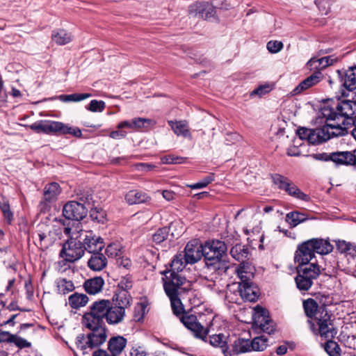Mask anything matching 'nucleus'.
I'll return each mask as SVG.
<instances>
[{
  "mask_svg": "<svg viewBox=\"0 0 356 356\" xmlns=\"http://www.w3.org/2000/svg\"><path fill=\"white\" fill-rule=\"evenodd\" d=\"M131 296L126 291H120L113 296L112 301L100 300L90 306L88 312L101 323L104 320L110 325L121 323L125 316V309L130 306Z\"/></svg>",
  "mask_w": 356,
  "mask_h": 356,
  "instance_id": "1",
  "label": "nucleus"
},
{
  "mask_svg": "<svg viewBox=\"0 0 356 356\" xmlns=\"http://www.w3.org/2000/svg\"><path fill=\"white\" fill-rule=\"evenodd\" d=\"M83 229L81 222H76L75 231L68 228V262H74L81 258L87 250L91 254L99 252L104 248V239L90 233L81 238Z\"/></svg>",
  "mask_w": 356,
  "mask_h": 356,
  "instance_id": "2",
  "label": "nucleus"
},
{
  "mask_svg": "<svg viewBox=\"0 0 356 356\" xmlns=\"http://www.w3.org/2000/svg\"><path fill=\"white\" fill-rule=\"evenodd\" d=\"M82 323L90 332L86 336L78 335L76 345L85 354L88 353V348L92 350L102 345L106 341L107 335L104 323H101L88 313L83 315Z\"/></svg>",
  "mask_w": 356,
  "mask_h": 356,
  "instance_id": "3",
  "label": "nucleus"
},
{
  "mask_svg": "<svg viewBox=\"0 0 356 356\" xmlns=\"http://www.w3.org/2000/svg\"><path fill=\"white\" fill-rule=\"evenodd\" d=\"M323 114L329 122L344 129L346 135L347 129L356 122V103L342 100L337 103L335 111L324 108Z\"/></svg>",
  "mask_w": 356,
  "mask_h": 356,
  "instance_id": "4",
  "label": "nucleus"
},
{
  "mask_svg": "<svg viewBox=\"0 0 356 356\" xmlns=\"http://www.w3.org/2000/svg\"><path fill=\"white\" fill-rule=\"evenodd\" d=\"M226 250L227 245L221 241H208L202 245V257L208 268L218 274L225 273L229 268L227 263L222 260Z\"/></svg>",
  "mask_w": 356,
  "mask_h": 356,
  "instance_id": "5",
  "label": "nucleus"
},
{
  "mask_svg": "<svg viewBox=\"0 0 356 356\" xmlns=\"http://www.w3.org/2000/svg\"><path fill=\"white\" fill-rule=\"evenodd\" d=\"M168 297L170 300L173 313L179 318L184 325L191 332L195 337L204 340L209 333V330L201 325L196 316L184 312L179 296Z\"/></svg>",
  "mask_w": 356,
  "mask_h": 356,
  "instance_id": "6",
  "label": "nucleus"
},
{
  "mask_svg": "<svg viewBox=\"0 0 356 356\" xmlns=\"http://www.w3.org/2000/svg\"><path fill=\"white\" fill-rule=\"evenodd\" d=\"M163 288L168 296H180L191 289V282L177 273L163 271Z\"/></svg>",
  "mask_w": 356,
  "mask_h": 356,
  "instance_id": "7",
  "label": "nucleus"
},
{
  "mask_svg": "<svg viewBox=\"0 0 356 356\" xmlns=\"http://www.w3.org/2000/svg\"><path fill=\"white\" fill-rule=\"evenodd\" d=\"M72 200H68V220H74L71 225L68 222V228H72V231H75L76 222L82 220L87 213V209L85 203L87 200L86 196L81 191L76 192V195H72Z\"/></svg>",
  "mask_w": 356,
  "mask_h": 356,
  "instance_id": "8",
  "label": "nucleus"
},
{
  "mask_svg": "<svg viewBox=\"0 0 356 356\" xmlns=\"http://www.w3.org/2000/svg\"><path fill=\"white\" fill-rule=\"evenodd\" d=\"M334 125L332 122H329L326 120V123L321 128L311 129L308 142L311 144L316 145L325 142L332 137L344 136V129Z\"/></svg>",
  "mask_w": 356,
  "mask_h": 356,
  "instance_id": "9",
  "label": "nucleus"
},
{
  "mask_svg": "<svg viewBox=\"0 0 356 356\" xmlns=\"http://www.w3.org/2000/svg\"><path fill=\"white\" fill-rule=\"evenodd\" d=\"M331 317L332 315L328 313L326 308L319 310L317 313V316H316L319 334L325 339H332L337 334V330L334 326Z\"/></svg>",
  "mask_w": 356,
  "mask_h": 356,
  "instance_id": "10",
  "label": "nucleus"
},
{
  "mask_svg": "<svg viewBox=\"0 0 356 356\" xmlns=\"http://www.w3.org/2000/svg\"><path fill=\"white\" fill-rule=\"evenodd\" d=\"M336 74L337 81L342 88L348 91L356 89V66L347 70H337Z\"/></svg>",
  "mask_w": 356,
  "mask_h": 356,
  "instance_id": "11",
  "label": "nucleus"
},
{
  "mask_svg": "<svg viewBox=\"0 0 356 356\" xmlns=\"http://www.w3.org/2000/svg\"><path fill=\"white\" fill-rule=\"evenodd\" d=\"M28 127L38 134L58 133L61 131L65 127L63 123L51 120H40Z\"/></svg>",
  "mask_w": 356,
  "mask_h": 356,
  "instance_id": "12",
  "label": "nucleus"
},
{
  "mask_svg": "<svg viewBox=\"0 0 356 356\" xmlns=\"http://www.w3.org/2000/svg\"><path fill=\"white\" fill-rule=\"evenodd\" d=\"M309 240L298 245L295 253L294 260L298 264H308L314 257L315 253Z\"/></svg>",
  "mask_w": 356,
  "mask_h": 356,
  "instance_id": "13",
  "label": "nucleus"
},
{
  "mask_svg": "<svg viewBox=\"0 0 356 356\" xmlns=\"http://www.w3.org/2000/svg\"><path fill=\"white\" fill-rule=\"evenodd\" d=\"M181 253L189 264H194L202 257V245L196 241L188 242Z\"/></svg>",
  "mask_w": 356,
  "mask_h": 356,
  "instance_id": "14",
  "label": "nucleus"
},
{
  "mask_svg": "<svg viewBox=\"0 0 356 356\" xmlns=\"http://www.w3.org/2000/svg\"><path fill=\"white\" fill-rule=\"evenodd\" d=\"M338 60L332 56L322 57L321 58H312L307 63V68L314 72H321L327 67L333 65Z\"/></svg>",
  "mask_w": 356,
  "mask_h": 356,
  "instance_id": "15",
  "label": "nucleus"
},
{
  "mask_svg": "<svg viewBox=\"0 0 356 356\" xmlns=\"http://www.w3.org/2000/svg\"><path fill=\"white\" fill-rule=\"evenodd\" d=\"M323 79L321 72H313L310 76L302 80L292 91L293 95H296L314 86Z\"/></svg>",
  "mask_w": 356,
  "mask_h": 356,
  "instance_id": "16",
  "label": "nucleus"
},
{
  "mask_svg": "<svg viewBox=\"0 0 356 356\" xmlns=\"http://www.w3.org/2000/svg\"><path fill=\"white\" fill-rule=\"evenodd\" d=\"M238 292L245 301L255 302L259 297V289L252 282L240 283Z\"/></svg>",
  "mask_w": 356,
  "mask_h": 356,
  "instance_id": "17",
  "label": "nucleus"
},
{
  "mask_svg": "<svg viewBox=\"0 0 356 356\" xmlns=\"http://www.w3.org/2000/svg\"><path fill=\"white\" fill-rule=\"evenodd\" d=\"M256 314L254 316L255 323L259 326L261 330L270 334L273 331V327L270 325V319L266 310L259 306L255 307Z\"/></svg>",
  "mask_w": 356,
  "mask_h": 356,
  "instance_id": "18",
  "label": "nucleus"
},
{
  "mask_svg": "<svg viewBox=\"0 0 356 356\" xmlns=\"http://www.w3.org/2000/svg\"><path fill=\"white\" fill-rule=\"evenodd\" d=\"M168 124L177 136L191 139L192 135L186 120H168Z\"/></svg>",
  "mask_w": 356,
  "mask_h": 356,
  "instance_id": "19",
  "label": "nucleus"
},
{
  "mask_svg": "<svg viewBox=\"0 0 356 356\" xmlns=\"http://www.w3.org/2000/svg\"><path fill=\"white\" fill-rule=\"evenodd\" d=\"M127 344V340L122 336H115L108 341V350L114 356H120Z\"/></svg>",
  "mask_w": 356,
  "mask_h": 356,
  "instance_id": "20",
  "label": "nucleus"
},
{
  "mask_svg": "<svg viewBox=\"0 0 356 356\" xmlns=\"http://www.w3.org/2000/svg\"><path fill=\"white\" fill-rule=\"evenodd\" d=\"M236 273L241 280L240 283L252 282L251 280L254 275V268L248 262L241 263L236 268Z\"/></svg>",
  "mask_w": 356,
  "mask_h": 356,
  "instance_id": "21",
  "label": "nucleus"
},
{
  "mask_svg": "<svg viewBox=\"0 0 356 356\" xmlns=\"http://www.w3.org/2000/svg\"><path fill=\"white\" fill-rule=\"evenodd\" d=\"M298 273L305 277L309 278L312 282L316 280L320 275V268L316 264H298Z\"/></svg>",
  "mask_w": 356,
  "mask_h": 356,
  "instance_id": "22",
  "label": "nucleus"
},
{
  "mask_svg": "<svg viewBox=\"0 0 356 356\" xmlns=\"http://www.w3.org/2000/svg\"><path fill=\"white\" fill-rule=\"evenodd\" d=\"M107 259L102 254L96 252L92 254L90 258L88 261V267L94 271H100L107 266Z\"/></svg>",
  "mask_w": 356,
  "mask_h": 356,
  "instance_id": "23",
  "label": "nucleus"
},
{
  "mask_svg": "<svg viewBox=\"0 0 356 356\" xmlns=\"http://www.w3.org/2000/svg\"><path fill=\"white\" fill-rule=\"evenodd\" d=\"M311 244L313 247L314 253L320 254H327L333 250V245L328 240L323 238H312L309 239Z\"/></svg>",
  "mask_w": 356,
  "mask_h": 356,
  "instance_id": "24",
  "label": "nucleus"
},
{
  "mask_svg": "<svg viewBox=\"0 0 356 356\" xmlns=\"http://www.w3.org/2000/svg\"><path fill=\"white\" fill-rule=\"evenodd\" d=\"M281 190L284 191L288 195L298 200L305 202H308L310 200L309 195L300 191V189L298 188V186L289 179Z\"/></svg>",
  "mask_w": 356,
  "mask_h": 356,
  "instance_id": "25",
  "label": "nucleus"
},
{
  "mask_svg": "<svg viewBox=\"0 0 356 356\" xmlns=\"http://www.w3.org/2000/svg\"><path fill=\"white\" fill-rule=\"evenodd\" d=\"M104 280L101 277H95L86 280L83 286L86 291L90 295H95L99 293L104 286Z\"/></svg>",
  "mask_w": 356,
  "mask_h": 356,
  "instance_id": "26",
  "label": "nucleus"
},
{
  "mask_svg": "<svg viewBox=\"0 0 356 356\" xmlns=\"http://www.w3.org/2000/svg\"><path fill=\"white\" fill-rule=\"evenodd\" d=\"M189 264L186 261V258L184 257L181 252L175 254L170 264V268H167L165 272L168 273H177L182 271Z\"/></svg>",
  "mask_w": 356,
  "mask_h": 356,
  "instance_id": "27",
  "label": "nucleus"
},
{
  "mask_svg": "<svg viewBox=\"0 0 356 356\" xmlns=\"http://www.w3.org/2000/svg\"><path fill=\"white\" fill-rule=\"evenodd\" d=\"M125 200L129 204H134L147 202L150 200V197L146 193L132 190L126 194Z\"/></svg>",
  "mask_w": 356,
  "mask_h": 356,
  "instance_id": "28",
  "label": "nucleus"
},
{
  "mask_svg": "<svg viewBox=\"0 0 356 356\" xmlns=\"http://www.w3.org/2000/svg\"><path fill=\"white\" fill-rule=\"evenodd\" d=\"M230 254L234 259L240 261L241 263H244L245 262V261L248 259L249 250L245 245L236 244L232 248Z\"/></svg>",
  "mask_w": 356,
  "mask_h": 356,
  "instance_id": "29",
  "label": "nucleus"
},
{
  "mask_svg": "<svg viewBox=\"0 0 356 356\" xmlns=\"http://www.w3.org/2000/svg\"><path fill=\"white\" fill-rule=\"evenodd\" d=\"M333 162L337 165H353L352 152H333Z\"/></svg>",
  "mask_w": 356,
  "mask_h": 356,
  "instance_id": "30",
  "label": "nucleus"
},
{
  "mask_svg": "<svg viewBox=\"0 0 356 356\" xmlns=\"http://www.w3.org/2000/svg\"><path fill=\"white\" fill-rule=\"evenodd\" d=\"M303 308L308 317H313L314 316H317L319 310L325 307H321L318 308L317 302L314 299L309 298L303 302Z\"/></svg>",
  "mask_w": 356,
  "mask_h": 356,
  "instance_id": "31",
  "label": "nucleus"
},
{
  "mask_svg": "<svg viewBox=\"0 0 356 356\" xmlns=\"http://www.w3.org/2000/svg\"><path fill=\"white\" fill-rule=\"evenodd\" d=\"M60 193V188L56 182L47 185L44 188V198L45 201L50 202L55 199Z\"/></svg>",
  "mask_w": 356,
  "mask_h": 356,
  "instance_id": "32",
  "label": "nucleus"
},
{
  "mask_svg": "<svg viewBox=\"0 0 356 356\" xmlns=\"http://www.w3.org/2000/svg\"><path fill=\"white\" fill-rule=\"evenodd\" d=\"M70 306L74 309L83 307L88 301V298L83 293H75L68 298Z\"/></svg>",
  "mask_w": 356,
  "mask_h": 356,
  "instance_id": "33",
  "label": "nucleus"
},
{
  "mask_svg": "<svg viewBox=\"0 0 356 356\" xmlns=\"http://www.w3.org/2000/svg\"><path fill=\"white\" fill-rule=\"evenodd\" d=\"M307 217L305 213L298 211L289 212L286 216V221L291 227L297 226L298 224L305 221Z\"/></svg>",
  "mask_w": 356,
  "mask_h": 356,
  "instance_id": "34",
  "label": "nucleus"
},
{
  "mask_svg": "<svg viewBox=\"0 0 356 356\" xmlns=\"http://www.w3.org/2000/svg\"><path fill=\"white\" fill-rule=\"evenodd\" d=\"M0 209L5 219L10 224L13 219V213L10 210L9 201L3 195H0Z\"/></svg>",
  "mask_w": 356,
  "mask_h": 356,
  "instance_id": "35",
  "label": "nucleus"
},
{
  "mask_svg": "<svg viewBox=\"0 0 356 356\" xmlns=\"http://www.w3.org/2000/svg\"><path fill=\"white\" fill-rule=\"evenodd\" d=\"M251 350V342L250 340L238 339L235 341L233 346V352L235 354L244 353Z\"/></svg>",
  "mask_w": 356,
  "mask_h": 356,
  "instance_id": "36",
  "label": "nucleus"
},
{
  "mask_svg": "<svg viewBox=\"0 0 356 356\" xmlns=\"http://www.w3.org/2000/svg\"><path fill=\"white\" fill-rule=\"evenodd\" d=\"M295 281L296 286L300 291H308L313 284V282H312L309 278L305 277L299 273H298V275L295 278Z\"/></svg>",
  "mask_w": 356,
  "mask_h": 356,
  "instance_id": "37",
  "label": "nucleus"
},
{
  "mask_svg": "<svg viewBox=\"0 0 356 356\" xmlns=\"http://www.w3.org/2000/svg\"><path fill=\"white\" fill-rule=\"evenodd\" d=\"M122 245L118 242H113L107 245L105 253L108 257H117L122 254Z\"/></svg>",
  "mask_w": 356,
  "mask_h": 356,
  "instance_id": "38",
  "label": "nucleus"
},
{
  "mask_svg": "<svg viewBox=\"0 0 356 356\" xmlns=\"http://www.w3.org/2000/svg\"><path fill=\"white\" fill-rule=\"evenodd\" d=\"M251 342V349L254 351H263L268 346V340L263 336L253 339Z\"/></svg>",
  "mask_w": 356,
  "mask_h": 356,
  "instance_id": "39",
  "label": "nucleus"
},
{
  "mask_svg": "<svg viewBox=\"0 0 356 356\" xmlns=\"http://www.w3.org/2000/svg\"><path fill=\"white\" fill-rule=\"evenodd\" d=\"M132 124H134V129H138L140 128H146L149 126L154 125L156 122L151 119L135 118L132 119Z\"/></svg>",
  "mask_w": 356,
  "mask_h": 356,
  "instance_id": "40",
  "label": "nucleus"
},
{
  "mask_svg": "<svg viewBox=\"0 0 356 356\" xmlns=\"http://www.w3.org/2000/svg\"><path fill=\"white\" fill-rule=\"evenodd\" d=\"M325 350L330 356H340L341 355V348L339 344L332 340H329L325 343Z\"/></svg>",
  "mask_w": 356,
  "mask_h": 356,
  "instance_id": "41",
  "label": "nucleus"
},
{
  "mask_svg": "<svg viewBox=\"0 0 356 356\" xmlns=\"http://www.w3.org/2000/svg\"><path fill=\"white\" fill-rule=\"evenodd\" d=\"M168 228L165 227L159 229L152 236V240L154 243L159 244L164 241L168 236Z\"/></svg>",
  "mask_w": 356,
  "mask_h": 356,
  "instance_id": "42",
  "label": "nucleus"
},
{
  "mask_svg": "<svg viewBox=\"0 0 356 356\" xmlns=\"http://www.w3.org/2000/svg\"><path fill=\"white\" fill-rule=\"evenodd\" d=\"M214 179V177L213 174H211L206 177H204L202 180L195 184L189 185L188 186L191 189H200L203 188L208 186L210 183H211Z\"/></svg>",
  "mask_w": 356,
  "mask_h": 356,
  "instance_id": "43",
  "label": "nucleus"
},
{
  "mask_svg": "<svg viewBox=\"0 0 356 356\" xmlns=\"http://www.w3.org/2000/svg\"><path fill=\"white\" fill-rule=\"evenodd\" d=\"M186 159L174 155H167L161 158V161L165 164H180L184 163Z\"/></svg>",
  "mask_w": 356,
  "mask_h": 356,
  "instance_id": "44",
  "label": "nucleus"
},
{
  "mask_svg": "<svg viewBox=\"0 0 356 356\" xmlns=\"http://www.w3.org/2000/svg\"><path fill=\"white\" fill-rule=\"evenodd\" d=\"M105 106L104 102L93 99L90 102L87 108L92 112H102L105 108Z\"/></svg>",
  "mask_w": 356,
  "mask_h": 356,
  "instance_id": "45",
  "label": "nucleus"
},
{
  "mask_svg": "<svg viewBox=\"0 0 356 356\" xmlns=\"http://www.w3.org/2000/svg\"><path fill=\"white\" fill-rule=\"evenodd\" d=\"M273 89V86L268 83L259 86L251 92V96L258 95L261 97L268 93Z\"/></svg>",
  "mask_w": 356,
  "mask_h": 356,
  "instance_id": "46",
  "label": "nucleus"
},
{
  "mask_svg": "<svg viewBox=\"0 0 356 356\" xmlns=\"http://www.w3.org/2000/svg\"><path fill=\"white\" fill-rule=\"evenodd\" d=\"M272 181L273 184L280 189L281 190L285 184H286V181H288L289 178L283 176L280 174H274L271 176Z\"/></svg>",
  "mask_w": 356,
  "mask_h": 356,
  "instance_id": "47",
  "label": "nucleus"
},
{
  "mask_svg": "<svg viewBox=\"0 0 356 356\" xmlns=\"http://www.w3.org/2000/svg\"><path fill=\"white\" fill-rule=\"evenodd\" d=\"M222 334H213L210 337V343L215 347L224 348L225 346V341Z\"/></svg>",
  "mask_w": 356,
  "mask_h": 356,
  "instance_id": "48",
  "label": "nucleus"
},
{
  "mask_svg": "<svg viewBox=\"0 0 356 356\" xmlns=\"http://www.w3.org/2000/svg\"><path fill=\"white\" fill-rule=\"evenodd\" d=\"M266 47L270 53L276 54L282 50L283 44L280 41L270 40L267 43Z\"/></svg>",
  "mask_w": 356,
  "mask_h": 356,
  "instance_id": "49",
  "label": "nucleus"
},
{
  "mask_svg": "<svg viewBox=\"0 0 356 356\" xmlns=\"http://www.w3.org/2000/svg\"><path fill=\"white\" fill-rule=\"evenodd\" d=\"M65 251L66 247L65 243H64L60 253V256L62 258V260L58 262V268L60 272H65L67 270V268L65 267V266L67 264V254Z\"/></svg>",
  "mask_w": 356,
  "mask_h": 356,
  "instance_id": "50",
  "label": "nucleus"
},
{
  "mask_svg": "<svg viewBox=\"0 0 356 356\" xmlns=\"http://www.w3.org/2000/svg\"><path fill=\"white\" fill-rule=\"evenodd\" d=\"M12 338L11 342L15 343L19 348H29L31 346L30 342L17 335L14 334Z\"/></svg>",
  "mask_w": 356,
  "mask_h": 356,
  "instance_id": "51",
  "label": "nucleus"
},
{
  "mask_svg": "<svg viewBox=\"0 0 356 356\" xmlns=\"http://www.w3.org/2000/svg\"><path fill=\"white\" fill-rule=\"evenodd\" d=\"M91 97L89 93H74L68 95V102H80Z\"/></svg>",
  "mask_w": 356,
  "mask_h": 356,
  "instance_id": "52",
  "label": "nucleus"
},
{
  "mask_svg": "<svg viewBox=\"0 0 356 356\" xmlns=\"http://www.w3.org/2000/svg\"><path fill=\"white\" fill-rule=\"evenodd\" d=\"M66 33L64 31L56 33L52 35L53 40L58 44H65L66 42Z\"/></svg>",
  "mask_w": 356,
  "mask_h": 356,
  "instance_id": "53",
  "label": "nucleus"
},
{
  "mask_svg": "<svg viewBox=\"0 0 356 356\" xmlns=\"http://www.w3.org/2000/svg\"><path fill=\"white\" fill-rule=\"evenodd\" d=\"M57 291L59 293L65 295L67 291V280L58 279L56 281Z\"/></svg>",
  "mask_w": 356,
  "mask_h": 356,
  "instance_id": "54",
  "label": "nucleus"
},
{
  "mask_svg": "<svg viewBox=\"0 0 356 356\" xmlns=\"http://www.w3.org/2000/svg\"><path fill=\"white\" fill-rule=\"evenodd\" d=\"M117 264L119 267L129 269L131 266V261L128 257H122L117 259Z\"/></svg>",
  "mask_w": 356,
  "mask_h": 356,
  "instance_id": "55",
  "label": "nucleus"
},
{
  "mask_svg": "<svg viewBox=\"0 0 356 356\" xmlns=\"http://www.w3.org/2000/svg\"><path fill=\"white\" fill-rule=\"evenodd\" d=\"M309 133H311V129H307V128H305V127L299 128L297 130V134L298 135L300 138L302 139V140H308L309 137Z\"/></svg>",
  "mask_w": 356,
  "mask_h": 356,
  "instance_id": "56",
  "label": "nucleus"
},
{
  "mask_svg": "<svg viewBox=\"0 0 356 356\" xmlns=\"http://www.w3.org/2000/svg\"><path fill=\"white\" fill-rule=\"evenodd\" d=\"M351 245L345 241H339L337 243V248L341 252H346L350 250Z\"/></svg>",
  "mask_w": 356,
  "mask_h": 356,
  "instance_id": "57",
  "label": "nucleus"
},
{
  "mask_svg": "<svg viewBox=\"0 0 356 356\" xmlns=\"http://www.w3.org/2000/svg\"><path fill=\"white\" fill-rule=\"evenodd\" d=\"M147 353L140 346L132 348L130 351V356H146Z\"/></svg>",
  "mask_w": 356,
  "mask_h": 356,
  "instance_id": "58",
  "label": "nucleus"
},
{
  "mask_svg": "<svg viewBox=\"0 0 356 356\" xmlns=\"http://www.w3.org/2000/svg\"><path fill=\"white\" fill-rule=\"evenodd\" d=\"M110 137L113 139H120L125 138L127 136V132L123 130L120 131H113L110 133Z\"/></svg>",
  "mask_w": 356,
  "mask_h": 356,
  "instance_id": "59",
  "label": "nucleus"
},
{
  "mask_svg": "<svg viewBox=\"0 0 356 356\" xmlns=\"http://www.w3.org/2000/svg\"><path fill=\"white\" fill-rule=\"evenodd\" d=\"M14 334H10L8 332H4L0 330V342L2 341H8L11 342L12 341V337H13Z\"/></svg>",
  "mask_w": 356,
  "mask_h": 356,
  "instance_id": "60",
  "label": "nucleus"
},
{
  "mask_svg": "<svg viewBox=\"0 0 356 356\" xmlns=\"http://www.w3.org/2000/svg\"><path fill=\"white\" fill-rule=\"evenodd\" d=\"M135 166L138 170H142V171H149L152 169H153L154 167L153 165L148 164V163H137L135 165Z\"/></svg>",
  "mask_w": 356,
  "mask_h": 356,
  "instance_id": "61",
  "label": "nucleus"
},
{
  "mask_svg": "<svg viewBox=\"0 0 356 356\" xmlns=\"http://www.w3.org/2000/svg\"><path fill=\"white\" fill-rule=\"evenodd\" d=\"M68 134H71L76 138H81L82 136L81 129L75 127H68Z\"/></svg>",
  "mask_w": 356,
  "mask_h": 356,
  "instance_id": "62",
  "label": "nucleus"
},
{
  "mask_svg": "<svg viewBox=\"0 0 356 356\" xmlns=\"http://www.w3.org/2000/svg\"><path fill=\"white\" fill-rule=\"evenodd\" d=\"M119 285L123 289L122 291L127 292V290L132 286L131 282L129 279L123 278L119 284Z\"/></svg>",
  "mask_w": 356,
  "mask_h": 356,
  "instance_id": "63",
  "label": "nucleus"
},
{
  "mask_svg": "<svg viewBox=\"0 0 356 356\" xmlns=\"http://www.w3.org/2000/svg\"><path fill=\"white\" fill-rule=\"evenodd\" d=\"M92 356H114L113 355L111 352L106 351L103 349H98L93 352Z\"/></svg>",
  "mask_w": 356,
  "mask_h": 356,
  "instance_id": "64",
  "label": "nucleus"
}]
</instances>
